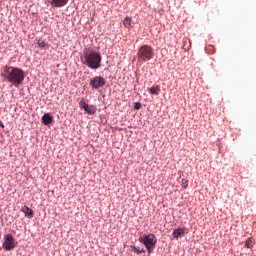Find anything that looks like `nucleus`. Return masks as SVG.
<instances>
[{"mask_svg":"<svg viewBox=\"0 0 256 256\" xmlns=\"http://www.w3.org/2000/svg\"><path fill=\"white\" fill-rule=\"evenodd\" d=\"M3 77L8 83L14 85V87H19V85H22L23 81H25V72L20 68L5 66L3 69Z\"/></svg>","mask_w":256,"mask_h":256,"instance_id":"f257e3e1","label":"nucleus"},{"mask_svg":"<svg viewBox=\"0 0 256 256\" xmlns=\"http://www.w3.org/2000/svg\"><path fill=\"white\" fill-rule=\"evenodd\" d=\"M102 59L101 53L94 50H87L84 52L83 65H86L89 69H99Z\"/></svg>","mask_w":256,"mask_h":256,"instance_id":"f03ea898","label":"nucleus"},{"mask_svg":"<svg viewBox=\"0 0 256 256\" xmlns=\"http://www.w3.org/2000/svg\"><path fill=\"white\" fill-rule=\"evenodd\" d=\"M150 59H153V49L148 45L140 47L138 50V60L149 61Z\"/></svg>","mask_w":256,"mask_h":256,"instance_id":"7ed1b4c3","label":"nucleus"},{"mask_svg":"<svg viewBox=\"0 0 256 256\" xmlns=\"http://www.w3.org/2000/svg\"><path fill=\"white\" fill-rule=\"evenodd\" d=\"M140 243H143L149 253L155 249V244L157 243V238H155V235L149 234L148 236H145L143 238L139 239Z\"/></svg>","mask_w":256,"mask_h":256,"instance_id":"20e7f679","label":"nucleus"},{"mask_svg":"<svg viewBox=\"0 0 256 256\" xmlns=\"http://www.w3.org/2000/svg\"><path fill=\"white\" fill-rule=\"evenodd\" d=\"M3 249L6 251H13L14 247H17V243L15 242V238L11 234H6L4 236V242L2 244Z\"/></svg>","mask_w":256,"mask_h":256,"instance_id":"39448f33","label":"nucleus"},{"mask_svg":"<svg viewBox=\"0 0 256 256\" xmlns=\"http://www.w3.org/2000/svg\"><path fill=\"white\" fill-rule=\"evenodd\" d=\"M79 107L80 109H84L85 112L88 114V115H95L97 113V107L93 106V105H90L89 104H86L85 103V100H80L79 102Z\"/></svg>","mask_w":256,"mask_h":256,"instance_id":"423d86ee","label":"nucleus"},{"mask_svg":"<svg viewBox=\"0 0 256 256\" xmlns=\"http://www.w3.org/2000/svg\"><path fill=\"white\" fill-rule=\"evenodd\" d=\"M105 85V78L101 76H95L90 80V87L93 89H101Z\"/></svg>","mask_w":256,"mask_h":256,"instance_id":"0eeeda50","label":"nucleus"},{"mask_svg":"<svg viewBox=\"0 0 256 256\" xmlns=\"http://www.w3.org/2000/svg\"><path fill=\"white\" fill-rule=\"evenodd\" d=\"M187 229L185 228H177V229H174L173 231V237L174 239H180L181 237H185V235H187Z\"/></svg>","mask_w":256,"mask_h":256,"instance_id":"6e6552de","label":"nucleus"},{"mask_svg":"<svg viewBox=\"0 0 256 256\" xmlns=\"http://www.w3.org/2000/svg\"><path fill=\"white\" fill-rule=\"evenodd\" d=\"M48 2L52 7H65L69 3V0H48Z\"/></svg>","mask_w":256,"mask_h":256,"instance_id":"1a4fd4ad","label":"nucleus"},{"mask_svg":"<svg viewBox=\"0 0 256 256\" xmlns=\"http://www.w3.org/2000/svg\"><path fill=\"white\" fill-rule=\"evenodd\" d=\"M21 211L25 214V217H28L29 219L33 218V209L28 206H23Z\"/></svg>","mask_w":256,"mask_h":256,"instance_id":"9d476101","label":"nucleus"},{"mask_svg":"<svg viewBox=\"0 0 256 256\" xmlns=\"http://www.w3.org/2000/svg\"><path fill=\"white\" fill-rule=\"evenodd\" d=\"M52 122H53V117L51 116V114L43 115L42 123H44V125H51Z\"/></svg>","mask_w":256,"mask_h":256,"instance_id":"9b49d317","label":"nucleus"},{"mask_svg":"<svg viewBox=\"0 0 256 256\" xmlns=\"http://www.w3.org/2000/svg\"><path fill=\"white\" fill-rule=\"evenodd\" d=\"M37 44H38V47H40V49H49V43H47V41L43 39H39Z\"/></svg>","mask_w":256,"mask_h":256,"instance_id":"f8f14e48","label":"nucleus"},{"mask_svg":"<svg viewBox=\"0 0 256 256\" xmlns=\"http://www.w3.org/2000/svg\"><path fill=\"white\" fill-rule=\"evenodd\" d=\"M131 251L136 253V255H141V253H145V249L140 248L139 246H131Z\"/></svg>","mask_w":256,"mask_h":256,"instance_id":"ddd939ff","label":"nucleus"},{"mask_svg":"<svg viewBox=\"0 0 256 256\" xmlns=\"http://www.w3.org/2000/svg\"><path fill=\"white\" fill-rule=\"evenodd\" d=\"M123 25L126 27V29H131L133 25H131V17L126 16L123 20Z\"/></svg>","mask_w":256,"mask_h":256,"instance_id":"4468645a","label":"nucleus"},{"mask_svg":"<svg viewBox=\"0 0 256 256\" xmlns=\"http://www.w3.org/2000/svg\"><path fill=\"white\" fill-rule=\"evenodd\" d=\"M253 245H255V239L253 238H248L245 242V247L247 249H253Z\"/></svg>","mask_w":256,"mask_h":256,"instance_id":"2eb2a0df","label":"nucleus"},{"mask_svg":"<svg viewBox=\"0 0 256 256\" xmlns=\"http://www.w3.org/2000/svg\"><path fill=\"white\" fill-rule=\"evenodd\" d=\"M161 88L159 86H152L150 88L151 95H159Z\"/></svg>","mask_w":256,"mask_h":256,"instance_id":"dca6fc26","label":"nucleus"},{"mask_svg":"<svg viewBox=\"0 0 256 256\" xmlns=\"http://www.w3.org/2000/svg\"><path fill=\"white\" fill-rule=\"evenodd\" d=\"M181 187H183V189H187V187H189V180L182 179Z\"/></svg>","mask_w":256,"mask_h":256,"instance_id":"f3484780","label":"nucleus"},{"mask_svg":"<svg viewBox=\"0 0 256 256\" xmlns=\"http://www.w3.org/2000/svg\"><path fill=\"white\" fill-rule=\"evenodd\" d=\"M134 109H136L137 111H139V109H141V103L140 102H136L134 104Z\"/></svg>","mask_w":256,"mask_h":256,"instance_id":"a211bd4d","label":"nucleus"}]
</instances>
